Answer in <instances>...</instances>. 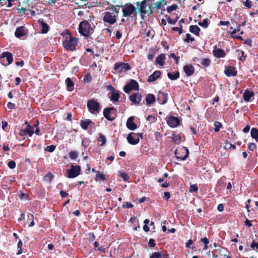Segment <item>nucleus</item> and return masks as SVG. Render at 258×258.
<instances>
[{"label": "nucleus", "instance_id": "obj_1", "mask_svg": "<svg viewBox=\"0 0 258 258\" xmlns=\"http://www.w3.org/2000/svg\"><path fill=\"white\" fill-rule=\"evenodd\" d=\"M143 0L141 3L137 2L138 12L143 18L146 14L151 15L154 11L161 9L162 6L167 5V2L165 0Z\"/></svg>", "mask_w": 258, "mask_h": 258}, {"label": "nucleus", "instance_id": "obj_2", "mask_svg": "<svg viewBox=\"0 0 258 258\" xmlns=\"http://www.w3.org/2000/svg\"><path fill=\"white\" fill-rule=\"evenodd\" d=\"M65 34L69 35L66 37L64 40L62 42L63 47L67 50L74 51L76 50V46L78 43V39L75 37H72L69 30L65 31Z\"/></svg>", "mask_w": 258, "mask_h": 258}, {"label": "nucleus", "instance_id": "obj_3", "mask_svg": "<svg viewBox=\"0 0 258 258\" xmlns=\"http://www.w3.org/2000/svg\"><path fill=\"white\" fill-rule=\"evenodd\" d=\"M94 26H92L89 21L84 20L80 23L78 30L81 35L88 37L94 32Z\"/></svg>", "mask_w": 258, "mask_h": 258}, {"label": "nucleus", "instance_id": "obj_4", "mask_svg": "<svg viewBox=\"0 0 258 258\" xmlns=\"http://www.w3.org/2000/svg\"><path fill=\"white\" fill-rule=\"evenodd\" d=\"M121 7H122V16L123 17L131 16L132 15H133V18L137 16L138 7L136 8L133 4L126 3L124 6L121 5Z\"/></svg>", "mask_w": 258, "mask_h": 258}, {"label": "nucleus", "instance_id": "obj_5", "mask_svg": "<svg viewBox=\"0 0 258 258\" xmlns=\"http://www.w3.org/2000/svg\"><path fill=\"white\" fill-rule=\"evenodd\" d=\"M89 111L92 114L98 113L100 109V103L95 99L89 100L87 102Z\"/></svg>", "mask_w": 258, "mask_h": 258}, {"label": "nucleus", "instance_id": "obj_6", "mask_svg": "<svg viewBox=\"0 0 258 258\" xmlns=\"http://www.w3.org/2000/svg\"><path fill=\"white\" fill-rule=\"evenodd\" d=\"M13 61V56L12 53L6 51L2 53L0 56V62L4 66H8Z\"/></svg>", "mask_w": 258, "mask_h": 258}, {"label": "nucleus", "instance_id": "obj_7", "mask_svg": "<svg viewBox=\"0 0 258 258\" xmlns=\"http://www.w3.org/2000/svg\"><path fill=\"white\" fill-rule=\"evenodd\" d=\"M176 157L181 160H185L189 155V151L187 148L181 147L177 149L174 152Z\"/></svg>", "mask_w": 258, "mask_h": 258}, {"label": "nucleus", "instance_id": "obj_8", "mask_svg": "<svg viewBox=\"0 0 258 258\" xmlns=\"http://www.w3.org/2000/svg\"><path fill=\"white\" fill-rule=\"evenodd\" d=\"M80 172L81 167L80 166L72 165L71 168L67 171V176L70 178L76 177L80 174Z\"/></svg>", "mask_w": 258, "mask_h": 258}, {"label": "nucleus", "instance_id": "obj_9", "mask_svg": "<svg viewBox=\"0 0 258 258\" xmlns=\"http://www.w3.org/2000/svg\"><path fill=\"white\" fill-rule=\"evenodd\" d=\"M133 90L135 91H139V84L135 80H131L123 87V91L126 93H130Z\"/></svg>", "mask_w": 258, "mask_h": 258}, {"label": "nucleus", "instance_id": "obj_10", "mask_svg": "<svg viewBox=\"0 0 258 258\" xmlns=\"http://www.w3.org/2000/svg\"><path fill=\"white\" fill-rule=\"evenodd\" d=\"M131 67L128 63L116 62L114 64V70L117 73H121L130 70Z\"/></svg>", "mask_w": 258, "mask_h": 258}, {"label": "nucleus", "instance_id": "obj_11", "mask_svg": "<svg viewBox=\"0 0 258 258\" xmlns=\"http://www.w3.org/2000/svg\"><path fill=\"white\" fill-rule=\"evenodd\" d=\"M109 12H106L103 18V20L104 22L107 23L110 25L114 24L117 21V15H113Z\"/></svg>", "mask_w": 258, "mask_h": 258}, {"label": "nucleus", "instance_id": "obj_12", "mask_svg": "<svg viewBox=\"0 0 258 258\" xmlns=\"http://www.w3.org/2000/svg\"><path fill=\"white\" fill-rule=\"evenodd\" d=\"M142 96L139 92L133 93L129 97V100L136 105H142Z\"/></svg>", "mask_w": 258, "mask_h": 258}, {"label": "nucleus", "instance_id": "obj_13", "mask_svg": "<svg viewBox=\"0 0 258 258\" xmlns=\"http://www.w3.org/2000/svg\"><path fill=\"white\" fill-rule=\"evenodd\" d=\"M113 111H116V109L114 107H108L105 108L103 110V115L104 117L109 121H113L115 118V116H112Z\"/></svg>", "mask_w": 258, "mask_h": 258}, {"label": "nucleus", "instance_id": "obj_14", "mask_svg": "<svg viewBox=\"0 0 258 258\" xmlns=\"http://www.w3.org/2000/svg\"><path fill=\"white\" fill-rule=\"evenodd\" d=\"M126 140L127 142L132 145H137L139 143V138L136 133L133 132L130 133L128 135Z\"/></svg>", "mask_w": 258, "mask_h": 258}, {"label": "nucleus", "instance_id": "obj_15", "mask_svg": "<svg viewBox=\"0 0 258 258\" xmlns=\"http://www.w3.org/2000/svg\"><path fill=\"white\" fill-rule=\"evenodd\" d=\"M167 123L171 127H175L180 123L179 119L174 116H169L167 119Z\"/></svg>", "mask_w": 258, "mask_h": 258}, {"label": "nucleus", "instance_id": "obj_16", "mask_svg": "<svg viewBox=\"0 0 258 258\" xmlns=\"http://www.w3.org/2000/svg\"><path fill=\"white\" fill-rule=\"evenodd\" d=\"M157 101L161 104H165L168 101L167 93L159 91L157 96Z\"/></svg>", "mask_w": 258, "mask_h": 258}, {"label": "nucleus", "instance_id": "obj_17", "mask_svg": "<svg viewBox=\"0 0 258 258\" xmlns=\"http://www.w3.org/2000/svg\"><path fill=\"white\" fill-rule=\"evenodd\" d=\"M224 73L225 75L229 77L231 76H235L237 75V71L236 69L233 66L226 67Z\"/></svg>", "mask_w": 258, "mask_h": 258}, {"label": "nucleus", "instance_id": "obj_18", "mask_svg": "<svg viewBox=\"0 0 258 258\" xmlns=\"http://www.w3.org/2000/svg\"><path fill=\"white\" fill-rule=\"evenodd\" d=\"M213 53L214 56L218 58L224 57L226 55L223 49L221 48H217L216 47H215V48L213 51Z\"/></svg>", "mask_w": 258, "mask_h": 258}, {"label": "nucleus", "instance_id": "obj_19", "mask_svg": "<svg viewBox=\"0 0 258 258\" xmlns=\"http://www.w3.org/2000/svg\"><path fill=\"white\" fill-rule=\"evenodd\" d=\"M134 117L131 116L127 119L126 123L127 128L131 131H134L137 128V125L134 122Z\"/></svg>", "mask_w": 258, "mask_h": 258}, {"label": "nucleus", "instance_id": "obj_20", "mask_svg": "<svg viewBox=\"0 0 258 258\" xmlns=\"http://www.w3.org/2000/svg\"><path fill=\"white\" fill-rule=\"evenodd\" d=\"M183 71L188 77L192 76L195 72V68L191 64L185 65L183 67Z\"/></svg>", "mask_w": 258, "mask_h": 258}, {"label": "nucleus", "instance_id": "obj_21", "mask_svg": "<svg viewBox=\"0 0 258 258\" xmlns=\"http://www.w3.org/2000/svg\"><path fill=\"white\" fill-rule=\"evenodd\" d=\"M26 34L25 31V27L24 26H20L17 28L15 32V35L17 38H20Z\"/></svg>", "mask_w": 258, "mask_h": 258}, {"label": "nucleus", "instance_id": "obj_22", "mask_svg": "<svg viewBox=\"0 0 258 258\" xmlns=\"http://www.w3.org/2000/svg\"><path fill=\"white\" fill-rule=\"evenodd\" d=\"M161 73L160 71H155L152 75H150L148 78V82H152L156 81L160 77Z\"/></svg>", "mask_w": 258, "mask_h": 258}, {"label": "nucleus", "instance_id": "obj_23", "mask_svg": "<svg viewBox=\"0 0 258 258\" xmlns=\"http://www.w3.org/2000/svg\"><path fill=\"white\" fill-rule=\"evenodd\" d=\"M146 102L148 106H150L155 103L156 101L155 96L153 94H148L146 97Z\"/></svg>", "mask_w": 258, "mask_h": 258}, {"label": "nucleus", "instance_id": "obj_24", "mask_svg": "<svg viewBox=\"0 0 258 258\" xmlns=\"http://www.w3.org/2000/svg\"><path fill=\"white\" fill-rule=\"evenodd\" d=\"M91 124H94V123L90 119H86L85 120H81L80 121V126L84 130H86L88 128V126Z\"/></svg>", "mask_w": 258, "mask_h": 258}, {"label": "nucleus", "instance_id": "obj_25", "mask_svg": "<svg viewBox=\"0 0 258 258\" xmlns=\"http://www.w3.org/2000/svg\"><path fill=\"white\" fill-rule=\"evenodd\" d=\"M65 83L68 91H72L74 89V83L70 78H67L66 79Z\"/></svg>", "mask_w": 258, "mask_h": 258}, {"label": "nucleus", "instance_id": "obj_26", "mask_svg": "<svg viewBox=\"0 0 258 258\" xmlns=\"http://www.w3.org/2000/svg\"><path fill=\"white\" fill-rule=\"evenodd\" d=\"M166 58L165 54H160L156 59V63L158 64L163 66L164 64V60Z\"/></svg>", "mask_w": 258, "mask_h": 258}, {"label": "nucleus", "instance_id": "obj_27", "mask_svg": "<svg viewBox=\"0 0 258 258\" xmlns=\"http://www.w3.org/2000/svg\"><path fill=\"white\" fill-rule=\"evenodd\" d=\"M189 31L195 34L196 36L200 35V28L197 25H191L189 27Z\"/></svg>", "mask_w": 258, "mask_h": 258}, {"label": "nucleus", "instance_id": "obj_28", "mask_svg": "<svg viewBox=\"0 0 258 258\" xmlns=\"http://www.w3.org/2000/svg\"><path fill=\"white\" fill-rule=\"evenodd\" d=\"M253 95L252 92L249 91V90H245L243 93V99L248 102L250 100V98Z\"/></svg>", "mask_w": 258, "mask_h": 258}, {"label": "nucleus", "instance_id": "obj_29", "mask_svg": "<svg viewBox=\"0 0 258 258\" xmlns=\"http://www.w3.org/2000/svg\"><path fill=\"white\" fill-rule=\"evenodd\" d=\"M119 97L120 94L117 91H113V92H112L111 96L110 97L111 100L115 102H117L119 100Z\"/></svg>", "mask_w": 258, "mask_h": 258}, {"label": "nucleus", "instance_id": "obj_30", "mask_svg": "<svg viewBox=\"0 0 258 258\" xmlns=\"http://www.w3.org/2000/svg\"><path fill=\"white\" fill-rule=\"evenodd\" d=\"M168 77L171 80H175L179 77V73L176 72L175 73L168 72L167 73Z\"/></svg>", "mask_w": 258, "mask_h": 258}, {"label": "nucleus", "instance_id": "obj_31", "mask_svg": "<svg viewBox=\"0 0 258 258\" xmlns=\"http://www.w3.org/2000/svg\"><path fill=\"white\" fill-rule=\"evenodd\" d=\"M95 180H105L106 176L104 174L101 172L100 171H96V175L95 178Z\"/></svg>", "mask_w": 258, "mask_h": 258}, {"label": "nucleus", "instance_id": "obj_32", "mask_svg": "<svg viewBox=\"0 0 258 258\" xmlns=\"http://www.w3.org/2000/svg\"><path fill=\"white\" fill-rule=\"evenodd\" d=\"M251 136L254 139L256 142H258V129L253 127L250 132Z\"/></svg>", "mask_w": 258, "mask_h": 258}, {"label": "nucleus", "instance_id": "obj_33", "mask_svg": "<svg viewBox=\"0 0 258 258\" xmlns=\"http://www.w3.org/2000/svg\"><path fill=\"white\" fill-rule=\"evenodd\" d=\"M117 7H120L121 5H117L116 6H114V5H110V6L108 8V9L109 10L113 11V13H113V15H117V17L118 16V14L119 13V11L116 8Z\"/></svg>", "mask_w": 258, "mask_h": 258}, {"label": "nucleus", "instance_id": "obj_34", "mask_svg": "<svg viewBox=\"0 0 258 258\" xmlns=\"http://www.w3.org/2000/svg\"><path fill=\"white\" fill-rule=\"evenodd\" d=\"M41 25L42 27L41 33L43 34L47 33L49 31V26L43 21L41 22Z\"/></svg>", "mask_w": 258, "mask_h": 258}, {"label": "nucleus", "instance_id": "obj_35", "mask_svg": "<svg viewBox=\"0 0 258 258\" xmlns=\"http://www.w3.org/2000/svg\"><path fill=\"white\" fill-rule=\"evenodd\" d=\"M54 175L51 172H48L44 176L43 180L50 183Z\"/></svg>", "mask_w": 258, "mask_h": 258}, {"label": "nucleus", "instance_id": "obj_36", "mask_svg": "<svg viewBox=\"0 0 258 258\" xmlns=\"http://www.w3.org/2000/svg\"><path fill=\"white\" fill-rule=\"evenodd\" d=\"M211 62V61L209 58H205L202 60V61L201 62V63L204 67L207 68L210 66Z\"/></svg>", "mask_w": 258, "mask_h": 258}, {"label": "nucleus", "instance_id": "obj_37", "mask_svg": "<svg viewBox=\"0 0 258 258\" xmlns=\"http://www.w3.org/2000/svg\"><path fill=\"white\" fill-rule=\"evenodd\" d=\"M198 25L201 27H203L204 28H208V27L209 25L208 19L206 18V19H204L203 22H199Z\"/></svg>", "mask_w": 258, "mask_h": 258}, {"label": "nucleus", "instance_id": "obj_38", "mask_svg": "<svg viewBox=\"0 0 258 258\" xmlns=\"http://www.w3.org/2000/svg\"><path fill=\"white\" fill-rule=\"evenodd\" d=\"M163 253L162 252H153L150 256V258H161Z\"/></svg>", "mask_w": 258, "mask_h": 258}, {"label": "nucleus", "instance_id": "obj_39", "mask_svg": "<svg viewBox=\"0 0 258 258\" xmlns=\"http://www.w3.org/2000/svg\"><path fill=\"white\" fill-rule=\"evenodd\" d=\"M26 131L30 137H32L34 133L33 128L29 124H28Z\"/></svg>", "mask_w": 258, "mask_h": 258}, {"label": "nucleus", "instance_id": "obj_40", "mask_svg": "<svg viewBox=\"0 0 258 258\" xmlns=\"http://www.w3.org/2000/svg\"><path fill=\"white\" fill-rule=\"evenodd\" d=\"M181 140V137L179 135L173 134L172 137V141L175 144H178Z\"/></svg>", "mask_w": 258, "mask_h": 258}, {"label": "nucleus", "instance_id": "obj_41", "mask_svg": "<svg viewBox=\"0 0 258 258\" xmlns=\"http://www.w3.org/2000/svg\"><path fill=\"white\" fill-rule=\"evenodd\" d=\"M178 8V6L176 4H173L170 6L167 7V11L168 13H170L173 11H175Z\"/></svg>", "mask_w": 258, "mask_h": 258}, {"label": "nucleus", "instance_id": "obj_42", "mask_svg": "<svg viewBox=\"0 0 258 258\" xmlns=\"http://www.w3.org/2000/svg\"><path fill=\"white\" fill-rule=\"evenodd\" d=\"M201 242L203 243L204 244V247L203 248L204 250H207L208 248V244L209 243V240L207 237L203 238L201 239Z\"/></svg>", "mask_w": 258, "mask_h": 258}, {"label": "nucleus", "instance_id": "obj_43", "mask_svg": "<svg viewBox=\"0 0 258 258\" xmlns=\"http://www.w3.org/2000/svg\"><path fill=\"white\" fill-rule=\"evenodd\" d=\"M214 131L215 132H218L220 131V128L222 127V124L220 122L215 121L214 123Z\"/></svg>", "mask_w": 258, "mask_h": 258}, {"label": "nucleus", "instance_id": "obj_44", "mask_svg": "<svg viewBox=\"0 0 258 258\" xmlns=\"http://www.w3.org/2000/svg\"><path fill=\"white\" fill-rule=\"evenodd\" d=\"M69 156L71 159H76L78 157V154L77 152L72 151L69 153Z\"/></svg>", "mask_w": 258, "mask_h": 258}, {"label": "nucleus", "instance_id": "obj_45", "mask_svg": "<svg viewBox=\"0 0 258 258\" xmlns=\"http://www.w3.org/2000/svg\"><path fill=\"white\" fill-rule=\"evenodd\" d=\"M98 141L102 142L101 146H103L105 144L106 141L105 137L101 134L99 135V137L98 138Z\"/></svg>", "mask_w": 258, "mask_h": 258}, {"label": "nucleus", "instance_id": "obj_46", "mask_svg": "<svg viewBox=\"0 0 258 258\" xmlns=\"http://www.w3.org/2000/svg\"><path fill=\"white\" fill-rule=\"evenodd\" d=\"M195 40L194 37H191L190 34L187 33L186 34V38L184 39V41L188 43L190 41L192 42Z\"/></svg>", "mask_w": 258, "mask_h": 258}, {"label": "nucleus", "instance_id": "obj_47", "mask_svg": "<svg viewBox=\"0 0 258 258\" xmlns=\"http://www.w3.org/2000/svg\"><path fill=\"white\" fill-rule=\"evenodd\" d=\"M18 252L17 253V255H19V254H20L22 253V245H23V243H22V242L21 240H19L18 242Z\"/></svg>", "mask_w": 258, "mask_h": 258}, {"label": "nucleus", "instance_id": "obj_48", "mask_svg": "<svg viewBox=\"0 0 258 258\" xmlns=\"http://www.w3.org/2000/svg\"><path fill=\"white\" fill-rule=\"evenodd\" d=\"M166 17L168 23L170 24H175L178 18V17H177L175 19L172 20L168 16H166Z\"/></svg>", "mask_w": 258, "mask_h": 258}, {"label": "nucleus", "instance_id": "obj_49", "mask_svg": "<svg viewBox=\"0 0 258 258\" xmlns=\"http://www.w3.org/2000/svg\"><path fill=\"white\" fill-rule=\"evenodd\" d=\"M133 206H134V205H133V204H132L131 203V202H125L123 204L122 207L123 209H126V208L129 209V208H131L133 207Z\"/></svg>", "mask_w": 258, "mask_h": 258}, {"label": "nucleus", "instance_id": "obj_50", "mask_svg": "<svg viewBox=\"0 0 258 258\" xmlns=\"http://www.w3.org/2000/svg\"><path fill=\"white\" fill-rule=\"evenodd\" d=\"M250 247L254 250H257L258 249V242H256L255 240L253 239L250 244Z\"/></svg>", "mask_w": 258, "mask_h": 258}, {"label": "nucleus", "instance_id": "obj_51", "mask_svg": "<svg viewBox=\"0 0 258 258\" xmlns=\"http://www.w3.org/2000/svg\"><path fill=\"white\" fill-rule=\"evenodd\" d=\"M172 30L173 31L178 32L179 34L182 33V26L181 25L179 27H174L172 28Z\"/></svg>", "mask_w": 258, "mask_h": 258}, {"label": "nucleus", "instance_id": "obj_52", "mask_svg": "<svg viewBox=\"0 0 258 258\" xmlns=\"http://www.w3.org/2000/svg\"><path fill=\"white\" fill-rule=\"evenodd\" d=\"M120 176L123 179L124 181L128 180L130 177L127 173L125 172H121L120 173Z\"/></svg>", "mask_w": 258, "mask_h": 258}, {"label": "nucleus", "instance_id": "obj_53", "mask_svg": "<svg viewBox=\"0 0 258 258\" xmlns=\"http://www.w3.org/2000/svg\"><path fill=\"white\" fill-rule=\"evenodd\" d=\"M146 119L147 120L150 121L151 123H153L156 121L157 118L152 115H149L147 117Z\"/></svg>", "mask_w": 258, "mask_h": 258}, {"label": "nucleus", "instance_id": "obj_54", "mask_svg": "<svg viewBox=\"0 0 258 258\" xmlns=\"http://www.w3.org/2000/svg\"><path fill=\"white\" fill-rule=\"evenodd\" d=\"M243 3L244 6L248 9H250L252 6V2L250 0H246Z\"/></svg>", "mask_w": 258, "mask_h": 258}, {"label": "nucleus", "instance_id": "obj_55", "mask_svg": "<svg viewBox=\"0 0 258 258\" xmlns=\"http://www.w3.org/2000/svg\"><path fill=\"white\" fill-rule=\"evenodd\" d=\"M256 148V145L255 143H251L248 145V149L250 151H254Z\"/></svg>", "mask_w": 258, "mask_h": 258}, {"label": "nucleus", "instance_id": "obj_56", "mask_svg": "<svg viewBox=\"0 0 258 258\" xmlns=\"http://www.w3.org/2000/svg\"><path fill=\"white\" fill-rule=\"evenodd\" d=\"M198 190V187L196 184L190 185L189 187V191L190 192H197Z\"/></svg>", "mask_w": 258, "mask_h": 258}, {"label": "nucleus", "instance_id": "obj_57", "mask_svg": "<svg viewBox=\"0 0 258 258\" xmlns=\"http://www.w3.org/2000/svg\"><path fill=\"white\" fill-rule=\"evenodd\" d=\"M148 245L150 247H154L156 245L155 240L153 238L150 239L148 242Z\"/></svg>", "mask_w": 258, "mask_h": 258}, {"label": "nucleus", "instance_id": "obj_58", "mask_svg": "<svg viewBox=\"0 0 258 258\" xmlns=\"http://www.w3.org/2000/svg\"><path fill=\"white\" fill-rule=\"evenodd\" d=\"M169 57L170 58H173L174 60H175V63L176 64H178V62H179V56H176L175 54L174 53H171L169 55Z\"/></svg>", "mask_w": 258, "mask_h": 258}, {"label": "nucleus", "instance_id": "obj_59", "mask_svg": "<svg viewBox=\"0 0 258 258\" xmlns=\"http://www.w3.org/2000/svg\"><path fill=\"white\" fill-rule=\"evenodd\" d=\"M56 147L54 145H51L48 146L46 147V150L49 152H52L54 151Z\"/></svg>", "mask_w": 258, "mask_h": 258}, {"label": "nucleus", "instance_id": "obj_60", "mask_svg": "<svg viewBox=\"0 0 258 258\" xmlns=\"http://www.w3.org/2000/svg\"><path fill=\"white\" fill-rule=\"evenodd\" d=\"M16 164L14 161H11L8 163V166L10 169H14L16 167Z\"/></svg>", "mask_w": 258, "mask_h": 258}, {"label": "nucleus", "instance_id": "obj_61", "mask_svg": "<svg viewBox=\"0 0 258 258\" xmlns=\"http://www.w3.org/2000/svg\"><path fill=\"white\" fill-rule=\"evenodd\" d=\"M28 197L29 196L27 194L23 192H22L19 196V198L21 200L28 199Z\"/></svg>", "mask_w": 258, "mask_h": 258}, {"label": "nucleus", "instance_id": "obj_62", "mask_svg": "<svg viewBox=\"0 0 258 258\" xmlns=\"http://www.w3.org/2000/svg\"><path fill=\"white\" fill-rule=\"evenodd\" d=\"M7 106L10 109H13L16 108V105L11 102H8Z\"/></svg>", "mask_w": 258, "mask_h": 258}, {"label": "nucleus", "instance_id": "obj_63", "mask_svg": "<svg viewBox=\"0 0 258 258\" xmlns=\"http://www.w3.org/2000/svg\"><path fill=\"white\" fill-rule=\"evenodd\" d=\"M240 52L241 53V56L240 57L239 59L241 61H244L246 57V55H245L244 52L243 51H241Z\"/></svg>", "mask_w": 258, "mask_h": 258}, {"label": "nucleus", "instance_id": "obj_64", "mask_svg": "<svg viewBox=\"0 0 258 258\" xmlns=\"http://www.w3.org/2000/svg\"><path fill=\"white\" fill-rule=\"evenodd\" d=\"M59 193L62 198H64L68 196V194L63 190H60Z\"/></svg>", "mask_w": 258, "mask_h": 258}]
</instances>
